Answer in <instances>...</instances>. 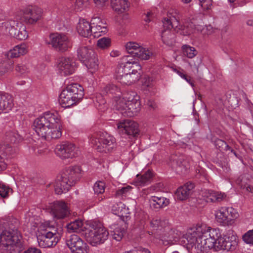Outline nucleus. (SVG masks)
Listing matches in <instances>:
<instances>
[{"instance_id":"10","label":"nucleus","mask_w":253,"mask_h":253,"mask_svg":"<svg viewBox=\"0 0 253 253\" xmlns=\"http://www.w3.org/2000/svg\"><path fill=\"white\" fill-rule=\"evenodd\" d=\"M66 242L72 253H88L89 252L88 246L76 234L70 235Z\"/></svg>"},{"instance_id":"37","label":"nucleus","mask_w":253,"mask_h":253,"mask_svg":"<svg viewBox=\"0 0 253 253\" xmlns=\"http://www.w3.org/2000/svg\"><path fill=\"white\" fill-rule=\"evenodd\" d=\"M83 225L82 220L76 219L67 225V228L68 231L73 232H78L81 230Z\"/></svg>"},{"instance_id":"58","label":"nucleus","mask_w":253,"mask_h":253,"mask_svg":"<svg viewBox=\"0 0 253 253\" xmlns=\"http://www.w3.org/2000/svg\"><path fill=\"white\" fill-rule=\"evenodd\" d=\"M228 211V216L231 217V224L233 222L234 219H236L239 216V214L236 210L232 208H226Z\"/></svg>"},{"instance_id":"61","label":"nucleus","mask_w":253,"mask_h":253,"mask_svg":"<svg viewBox=\"0 0 253 253\" xmlns=\"http://www.w3.org/2000/svg\"><path fill=\"white\" fill-rule=\"evenodd\" d=\"M15 70L17 72L23 74L27 71L28 69L24 64H19L16 66Z\"/></svg>"},{"instance_id":"38","label":"nucleus","mask_w":253,"mask_h":253,"mask_svg":"<svg viewBox=\"0 0 253 253\" xmlns=\"http://www.w3.org/2000/svg\"><path fill=\"white\" fill-rule=\"evenodd\" d=\"M152 55V52L141 46L137 52L133 54L134 57H137L142 60H148Z\"/></svg>"},{"instance_id":"20","label":"nucleus","mask_w":253,"mask_h":253,"mask_svg":"<svg viewBox=\"0 0 253 253\" xmlns=\"http://www.w3.org/2000/svg\"><path fill=\"white\" fill-rule=\"evenodd\" d=\"M39 246L43 248H50L55 246L59 241L58 236H54L52 234L41 232L37 237Z\"/></svg>"},{"instance_id":"3","label":"nucleus","mask_w":253,"mask_h":253,"mask_svg":"<svg viewBox=\"0 0 253 253\" xmlns=\"http://www.w3.org/2000/svg\"><path fill=\"white\" fill-rule=\"evenodd\" d=\"M198 240V245L195 247L198 253H207L210 250L218 251L221 234L218 228H211L206 230L202 228L201 237Z\"/></svg>"},{"instance_id":"9","label":"nucleus","mask_w":253,"mask_h":253,"mask_svg":"<svg viewBox=\"0 0 253 253\" xmlns=\"http://www.w3.org/2000/svg\"><path fill=\"white\" fill-rule=\"evenodd\" d=\"M49 43L57 51L65 52L71 46V43L67 36L59 33H54L50 35Z\"/></svg>"},{"instance_id":"26","label":"nucleus","mask_w":253,"mask_h":253,"mask_svg":"<svg viewBox=\"0 0 253 253\" xmlns=\"http://www.w3.org/2000/svg\"><path fill=\"white\" fill-rule=\"evenodd\" d=\"M78 33L82 37L88 38L92 35L91 26L85 19L80 20L77 27Z\"/></svg>"},{"instance_id":"19","label":"nucleus","mask_w":253,"mask_h":253,"mask_svg":"<svg viewBox=\"0 0 253 253\" xmlns=\"http://www.w3.org/2000/svg\"><path fill=\"white\" fill-rule=\"evenodd\" d=\"M202 231V226H198L189 229L187 233L183 236L184 243L187 245L195 247L198 245V239L201 238Z\"/></svg>"},{"instance_id":"30","label":"nucleus","mask_w":253,"mask_h":253,"mask_svg":"<svg viewBox=\"0 0 253 253\" xmlns=\"http://www.w3.org/2000/svg\"><path fill=\"white\" fill-rule=\"evenodd\" d=\"M130 57V55H126L121 58V64L125 72L128 74H130L132 70L136 69V65H140L137 62L132 60L128 59Z\"/></svg>"},{"instance_id":"60","label":"nucleus","mask_w":253,"mask_h":253,"mask_svg":"<svg viewBox=\"0 0 253 253\" xmlns=\"http://www.w3.org/2000/svg\"><path fill=\"white\" fill-rule=\"evenodd\" d=\"M177 74L181 77L182 79L186 80L192 87H194V84L192 81H191V77L188 76L187 75L185 74L183 71H177Z\"/></svg>"},{"instance_id":"45","label":"nucleus","mask_w":253,"mask_h":253,"mask_svg":"<svg viewBox=\"0 0 253 253\" xmlns=\"http://www.w3.org/2000/svg\"><path fill=\"white\" fill-rule=\"evenodd\" d=\"M140 45L134 42H128L126 45V48L127 52L133 56L135 52H137Z\"/></svg>"},{"instance_id":"4","label":"nucleus","mask_w":253,"mask_h":253,"mask_svg":"<svg viewBox=\"0 0 253 253\" xmlns=\"http://www.w3.org/2000/svg\"><path fill=\"white\" fill-rule=\"evenodd\" d=\"M84 95L83 87L77 83L72 84L62 91L59 96V103L63 107L69 108L79 102Z\"/></svg>"},{"instance_id":"34","label":"nucleus","mask_w":253,"mask_h":253,"mask_svg":"<svg viewBox=\"0 0 253 253\" xmlns=\"http://www.w3.org/2000/svg\"><path fill=\"white\" fill-rule=\"evenodd\" d=\"M15 150L11 144L4 143L0 144V156L3 157L10 156L14 154Z\"/></svg>"},{"instance_id":"24","label":"nucleus","mask_w":253,"mask_h":253,"mask_svg":"<svg viewBox=\"0 0 253 253\" xmlns=\"http://www.w3.org/2000/svg\"><path fill=\"white\" fill-rule=\"evenodd\" d=\"M149 203L151 208L157 210L167 206L169 201L164 197L152 196L149 199Z\"/></svg>"},{"instance_id":"49","label":"nucleus","mask_w":253,"mask_h":253,"mask_svg":"<svg viewBox=\"0 0 253 253\" xmlns=\"http://www.w3.org/2000/svg\"><path fill=\"white\" fill-rule=\"evenodd\" d=\"M105 185L104 182L99 181L95 183L93 186V190L95 194L98 195L102 194L105 190Z\"/></svg>"},{"instance_id":"11","label":"nucleus","mask_w":253,"mask_h":253,"mask_svg":"<svg viewBox=\"0 0 253 253\" xmlns=\"http://www.w3.org/2000/svg\"><path fill=\"white\" fill-rule=\"evenodd\" d=\"M55 152L57 156L62 159L73 158L78 155V151L75 145L68 142L57 145Z\"/></svg>"},{"instance_id":"8","label":"nucleus","mask_w":253,"mask_h":253,"mask_svg":"<svg viewBox=\"0 0 253 253\" xmlns=\"http://www.w3.org/2000/svg\"><path fill=\"white\" fill-rule=\"evenodd\" d=\"M78 57L84 63L88 69L96 70L98 68V60L94 51L86 46H82L77 50Z\"/></svg>"},{"instance_id":"42","label":"nucleus","mask_w":253,"mask_h":253,"mask_svg":"<svg viewBox=\"0 0 253 253\" xmlns=\"http://www.w3.org/2000/svg\"><path fill=\"white\" fill-rule=\"evenodd\" d=\"M182 49L184 54L189 58H193L198 53V51L196 50L195 47L190 46L189 45L185 44L182 45Z\"/></svg>"},{"instance_id":"64","label":"nucleus","mask_w":253,"mask_h":253,"mask_svg":"<svg viewBox=\"0 0 253 253\" xmlns=\"http://www.w3.org/2000/svg\"><path fill=\"white\" fill-rule=\"evenodd\" d=\"M24 253H42L40 249L36 248H30L24 252Z\"/></svg>"},{"instance_id":"50","label":"nucleus","mask_w":253,"mask_h":253,"mask_svg":"<svg viewBox=\"0 0 253 253\" xmlns=\"http://www.w3.org/2000/svg\"><path fill=\"white\" fill-rule=\"evenodd\" d=\"M214 145L215 147L221 150L227 151L230 149V147L227 143L220 139H216L214 141Z\"/></svg>"},{"instance_id":"31","label":"nucleus","mask_w":253,"mask_h":253,"mask_svg":"<svg viewBox=\"0 0 253 253\" xmlns=\"http://www.w3.org/2000/svg\"><path fill=\"white\" fill-rule=\"evenodd\" d=\"M28 51L27 45L20 44L15 46L12 49L10 50L7 54V57L10 58H16L21 55L25 54Z\"/></svg>"},{"instance_id":"47","label":"nucleus","mask_w":253,"mask_h":253,"mask_svg":"<svg viewBox=\"0 0 253 253\" xmlns=\"http://www.w3.org/2000/svg\"><path fill=\"white\" fill-rule=\"evenodd\" d=\"M125 233L126 230L124 228L119 226L117 227L113 231V239L117 241H120L124 237Z\"/></svg>"},{"instance_id":"62","label":"nucleus","mask_w":253,"mask_h":253,"mask_svg":"<svg viewBox=\"0 0 253 253\" xmlns=\"http://www.w3.org/2000/svg\"><path fill=\"white\" fill-rule=\"evenodd\" d=\"M150 78H148V81L146 80L143 84L142 88L143 90H150V89L152 88L153 84L152 81L150 82Z\"/></svg>"},{"instance_id":"54","label":"nucleus","mask_w":253,"mask_h":253,"mask_svg":"<svg viewBox=\"0 0 253 253\" xmlns=\"http://www.w3.org/2000/svg\"><path fill=\"white\" fill-rule=\"evenodd\" d=\"M104 199V197L102 196H99L98 195H94L92 199H88L87 201V203L89 205V207H93L98 204L99 202L102 201Z\"/></svg>"},{"instance_id":"1","label":"nucleus","mask_w":253,"mask_h":253,"mask_svg":"<svg viewBox=\"0 0 253 253\" xmlns=\"http://www.w3.org/2000/svg\"><path fill=\"white\" fill-rule=\"evenodd\" d=\"M34 129L37 134L47 141L61 136L62 122L57 112H46L35 119Z\"/></svg>"},{"instance_id":"36","label":"nucleus","mask_w":253,"mask_h":253,"mask_svg":"<svg viewBox=\"0 0 253 253\" xmlns=\"http://www.w3.org/2000/svg\"><path fill=\"white\" fill-rule=\"evenodd\" d=\"M5 139L7 142L15 144L22 140L21 136L15 131H9L5 133Z\"/></svg>"},{"instance_id":"7","label":"nucleus","mask_w":253,"mask_h":253,"mask_svg":"<svg viewBox=\"0 0 253 253\" xmlns=\"http://www.w3.org/2000/svg\"><path fill=\"white\" fill-rule=\"evenodd\" d=\"M139 98L136 97V99L127 102L124 100H117V104L115 105V108L124 116L133 117L140 110V102Z\"/></svg>"},{"instance_id":"25","label":"nucleus","mask_w":253,"mask_h":253,"mask_svg":"<svg viewBox=\"0 0 253 253\" xmlns=\"http://www.w3.org/2000/svg\"><path fill=\"white\" fill-rule=\"evenodd\" d=\"M135 67L136 69L132 70L130 74H126L124 77L120 82L121 83L126 85H130L140 79V73L138 72V71L141 70V67L140 65H136Z\"/></svg>"},{"instance_id":"48","label":"nucleus","mask_w":253,"mask_h":253,"mask_svg":"<svg viewBox=\"0 0 253 253\" xmlns=\"http://www.w3.org/2000/svg\"><path fill=\"white\" fill-rule=\"evenodd\" d=\"M111 39L108 37H104L97 41V46L101 49H106L111 45Z\"/></svg>"},{"instance_id":"6","label":"nucleus","mask_w":253,"mask_h":253,"mask_svg":"<svg viewBox=\"0 0 253 253\" xmlns=\"http://www.w3.org/2000/svg\"><path fill=\"white\" fill-rule=\"evenodd\" d=\"M92 223L93 229L86 230L85 237L88 243L92 246L102 244L108 239L109 233L106 229L100 224L95 226Z\"/></svg>"},{"instance_id":"14","label":"nucleus","mask_w":253,"mask_h":253,"mask_svg":"<svg viewBox=\"0 0 253 253\" xmlns=\"http://www.w3.org/2000/svg\"><path fill=\"white\" fill-rule=\"evenodd\" d=\"M117 127L129 137H134L139 134L138 124L133 121L126 120L117 124Z\"/></svg>"},{"instance_id":"46","label":"nucleus","mask_w":253,"mask_h":253,"mask_svg":"<svg viewBox=\"0 0 253 253\" xmlns=\"http://www.w3.org/2000/svg\"><path fill=\"white\" fill-rule=\"evenodd\" d=\"M13 64L11 61L0 62V75H2L13 68Z\"/></svg>"},{"instance_id":"33","label":"nucleus","mask_w":253,"mask_h":253,"mask_svg":"<svg viewBox=\"0 0 253 253\" xmlns=\"http://www.w3.org/2000/svg\"><path fill=\"white\" fill-rule=\"evenodd\" d=\"M21 23L11 20L4 22L3 24L5 28L6 32L8 33L11 37L15 38L16 36V34L19 29V24Z\"/></svg>"},{"instance_id":"13","label":"nucleus","mask_w":253,"mask_h":253,"mask_svg":"<svg viewBox=\"0 0 253 253\" xmlns=\"http://www.w3.org/2000/svg\"><path fill=\"white\" fill-rule=\"evenodd\" d=\"M42 9L37 6H29L23 11V19L29 24H35L39 20L42 16Z\"/></svg>"},{"instance_id":"18","label":"nucleus","mask_w":253,"mask_h":253,"mask_svg":"<svg viewBox=\"0 0 253 253\" xmlns=\"http://www.w3.org/2000/svg\"><path fill=\"white\" fill-rule=\"evenodd\" d=\"M219 251L223 250L227 251H232L236 249L238 244L237 237L233 232L228 233L224 237L221 236L219 243Z\"/></svg>"},{"instance_id":"43","label":"nucleus","mask_w":253,"mask_h":253,"mask_svg":"<svg viewBox=\"0 0 253 253\" xmlns=\"http://www.w3.org/2000/svg\"><path fill=\"white\" fill-rule=\"evenodd\" d=\"M173 231H170L169 235H165L161 237L162 243L165 246L171 245L176 242L177 238L172 236Z\"/></svg>"},{"instance_id":"2","label":"nucleus","mask_w":253,"mask_h":253,"mask_svg":"<svg viewBox=\"0 0 253 253\" xmlns=\"http://www.w3.org/2000/svg\"><path fill=\"white\" fill-rule=\"evenodd\" d=\"M82 169L80 166H75L66 168L57 177L54 184L56 194L61 195L68 191L81 177Z\"/></svg>"},{"instance_id":"52","label":"nucleus","mask_w":253,"mask_h":253,"mask_svg":"<svg viewBox=\"0 0 253 253\" xmlns=\"http://www.w3.org/2000/svg\"><path fill=\"white\" fill-rule=\"evenodd\" d=\"M136 97H139L136 92L133 91H129L124 94V96L122 98L120 97L119 100H124L126 102H129L136 99Z\"/></svg>"},{"instance_id":"17","label":"nucleus","mask_w":253,"mask_h":253,"mask_svg":"<svg viewBox=\"0 0 253 253\" xmlns=\"http://www.w3.org/2000/svg\"><path fill=\"white\" fill-rule=\"evenodd\" d=\"M164 27L166 28L162 33V39L164 43L168 46H172L174 42L175 35L169 30L174 27L171 20L168 18H164Z\"/></svg>"},{"instance_id":"28","label":"nucleus","mask_w":253,"mask_h":253,"mask_svg":"<svg viewBox=\"0 0 253 253\" xmlns=\"http://www.w3.org/2000/svg\"><path fill=\"white\" fill-rule=\"evenodd\" d=\"M217 222L220 225L226 226L231 224V217L228 216V211L226 207H221L215 214Z\"/></svg>"},{"instance_id":"44","label":"nucleus","mask_w":253,"mask_h":253,"mask_svg":"<svg viewBox=\"0 0 253 253\" xmlns=\"http://www.w3.org/2000/svg\"><path fill=\"white\" fill-rule=\"evenodd\" d=\"M12 190L9 186L0 181V196L3 198H6L9 195V193L12 192Z\"/></svg>"},{"instance_id":"12","label":"nucleus","mask_w":253,"mask_h":253,"mask_svg":"<svg viewBox=\"0 0 253 253\" xmlns=\"http://www.w3.org/2000/svg\"><path fill=\"white\" fill-rule=\"evenodd\" d=\"M170 165L177 173L185 174L190 168V159L184 155H172L170 159Z\"/></svg>"},{"instance_id":"27","label":"nucleus","mask_w":253,"mask_h":253,"mask_svg":"<svg viewBox=\"0 0 253 253\" xmlns=\"http://www.w3.org/2000/svg\"><path fill=\"white\" fill-rule=\"evenodd\" d=\"M205 201L209 202H219L223 199L225 197L224 194L211 190H206L203 194Z\"/></svg>"},{"instance_id":"22","label":"nucleus","mask_w":253,"mask_h":253,"mask_svg":"<svg viewBox=\"0 0 253 253\" xmlns=\"http://www.w3.org/2000/svg\"><path fill=\"white\" fill-rule=\"evenodd\" d=\"M13 106L14 102L12 96L0 91V114L9 113Z\"/></svg>"},{"instance_id":"29","label":"nucleus","mask_w":253,"mask_h":253,"mask_svg":"<svg viewBox=\"0 0 253 253\" xmlns=\"http://www.w3.org/2000/svg\"><path fill=\"white\" fill-rule=\"evenodd\" d=\"M150 227L153 230L162 231L169 230L168 222L167 220L161 219L158 217L153 218L150 222Z\"/></svg>"},{"instance_id":"35","label":"nucleus","mask_w":253,"mask_h":253,"mask_svg":"<svg viewBox=\"0 0 253 253\" xmlns=\"http://www.w3.org/2000/svg\"><path fill=\"white\" fill-rule=\"evenodd\" d=\"M92 35L94 38H98L107 32L106 26H102L101 24H96L91 26Z\"/></svg>"},{"instance_id":"40","label":"nucleus","mask_w":253,"mask_h":253,"mask_svg":"<svg viewBox=\"0 0 253 253\" xmlns=\"http://www.w3.org/2000/svg\"><path fill=\"white\" fill-rule=\"evenodd\" d=\"M19 29L15 38L19 40H25L28 37L26 26L22 23L19 24Z\"/></svg>"},{"instance_id":"63","label":"nucleus","mask_w":253,"mask_h":253,"mask_svg":"<svg viewBox=\"0 0 253 253\" xmlns=\"http://www.w3.org/2000/svg\"><path fill=\"white\" fill-rule=\"evenodd\" d=\"M7 167V164L5 162L4 158L0 156V171L4 170Z\"/></svg>"},{"instance_id":"21","label":"nucleus","mask_w":253,"mask_h":253,"mask_svg":"<svg viewBox=\"0 0 253 253\" xmlns=\"http://www.w3.org/2000/svg\"><path fill=\"white\" fill-rule=\"evenodd\" d=\"M101 94L104 96H107L112 98L117 104V100L121 96L122 92L120 88L117 85L113 84H109L104 86L101 91Z\"/></svg>"},{"instance_id":"53","label":"nucleus","mask_w":253,"mask_h":253,"mask_svg":"<svg viewBox=\"0 0 253 253\" xmlns=\"http://www.w3.org/2000/svg\"><path fill=\"white\" fill-rule=\"evenodd\" d=\"M242 239L246 244L253 245V229L244 234L242 236Z\"/></svg>"},{"instance_id":"5","label":"nucleus","mask_w":253,"mask_h":253,"mask_svg":"<svg viewBox=\"0 0 253 253\" xmlns=\"http://www.w3.org/2000/svg\"><path fill=\"white\" fill-rule=\"evenodd\" d=\"M91 143L96 146L97 151L110 153L116 148V139L107 132H100L97 137L92 138Z\"/></svg>"},{"instance_id":"41","label":"nucleus","mask_w":253,"mask_h":253,"mask_svg":"<svg viewBox=\"0 0 253 253\" xmlns=\"http://www.w3.org/2000/svg\"><path fill=\"white\" fill-rule=\"evenodd\" d=\"M152 177L153 173L149 170L138 178V182L141 186L148 184L151 182Z\"/></svg>"},{"instance_id":"55","label":"nucleus","mask_w":253,"mask_h":253,"mask_svg":"<svg viewBox=\"0 0 253 253\" xmlns=\"http://www.w3.org/2000/svg\"><path fill=\"white\" fill-rule=\"evenodd\" d=\"M124 206V204L122 202H120L114 204L112 206V210L115 214H119L123 216V209Z\"/></svg>"},{"instance_id":"16","label":"nucleus","mask_w":253,"mask_h":253,"mask_svg":"<svg viewBox=\"0 0 253 253\" xmlns=\"http://www.w3.org/2000/svg\"><path fill=\"white\" fill-rule=\"evenodd\" d=\"M51 212L53 217L57 219H63L69 214V208L63 201H55L51 207Z\"/></svg>"},{"instance_id":"32","label":"nucleus","mask_w":253,"mask_h":253,"mask_svg":"<svg viewBox=\"0 0 253 253\" xmlns=\"http://www.w3.org/2000/svg\"><path fill=\"white\" fill-rule=\"evenodd\" d=\"M127 0H111V6L113 9L118 12H123L129 7Z\"/></svg>"},{"instance_id":"15","label":"nucleus","mask_w":253,"mask_h":253,"mask_svg":"<svg viewBox=\"0 0 253 253\" xmlns=\"http://www.w3.org/2000/svg\"><path fill=\"white\" fill-rule=\"evenodd\" d=\"M57 67L62 75L68 76L74 73L76 64L73 58L62 57L59 59Z\"/></svg>"},{"instance_id":"56","label":"nucleus","mask_w":253,"mask_h":253,"mask_svg":"<svg viewBox=\"0 0 253 253\" xmlns=\"http://www.w3.org/2000/svg\"><path fill=\"white\" fill-rule=\"evenodd\" d=\"M228 163V160L223 155H220L219 157L217 158L216 161V164L222 169L225 168L227 169V166Z\"/></svg>"},{"instance_id":"57","label":"nucleus","mask_w":253,"mask_h":253,"mask_svg":"<svg viewBox=\"0 0 253 253\" xmlns=\"http://www.w3.org/2000/svg\"><path fill=\"white\" fill-rule=\"evenodd\" d=\"M131 189L132 187L130 186L123 187L116 191V196L117 197L126 196L127 193H128Z\"/></svg>"},{"instance_id":"39","label":"nucleus","mask_w":253,"mask_h":253,"mask_svg":"<svg viewBox=\"0 0 253 253\" xmlns=\"http://www.w3.org/2000/svg\"><path fill=\"white\" fill-rule=\"evenodd\" d=\"M42 232L46 233L47 234L51 233L54 236L59 237V234L58 231L57 227L54 225H52L50 223H46L44 225L42 226Z\"/></svg>"},{"instance_id":"51","label":"nucleus","mask_w":253,"mask_h":253,"mask_svg":"<svg viewBox=\"0 0 253 253\" xmlns=\"http://www.w3.org/2000/svg\"><path fill=\"white\" fill-rule=\"evenodd\" d=\"M125 72L121 63L118 66L116 71V78L119 81L121 82L125 76L127 74Z\"/></svg>"},{"instance_id":"23","label":"nucleus","mask_w":253,"mask_h":253,"mask_svg":"<svg viewBox=\"0 0 253 253\" xmlns=\"http://www.w3.org/2000/svg\"><path fill=\"white\" fill-rule=\"evenodd\" d=\"M194 188V184L192 182H187L184 185L179 187L175 193L177 199L183 201L187 199L191 193V190Z\"/></svg>"},{"instance_id":"59","label":"nucleus","mask_w":253,"mask_h":253,"mask_svg":"<svg viewBox=\"0 0 253 253\" xmlns=\"http://www.w3.org/2000/svg\"><path fill=\"white\" fill-rule=\"evenodd\" d=\"M200 5L204 9H209L212 5V0H199Z\"/></svg>"}]
</instances>
